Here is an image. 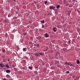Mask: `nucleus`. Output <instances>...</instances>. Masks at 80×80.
I'll return each instance as SVG.
<instances>
[{
  "label": "nucleus",
  "instance_id": "393cba45",
  "mask_svg": "<svg viewBox=\"0 0 80 80\" xmlns=\"http://www.w3.org/2000/svg\"><path fill=\"white\" fill-rule=\"evenodd\" d=\"M53 30L54 31V32H56V30H55V29H53Z\"/></svg>",
  "mask_w": 80,
  "mask_h": 80
},
{
  "label": "nucleus",
  "instance_id": "cd10ccee",
  "mask_svg": "<svg viewBox=\"0 0 80 80\" xmlns=\"http://www.w3.org/2000/svg\"><path fill=\"white\" fill-rule=\"evenodd\" d=\"M42 27H43V28H44V26H42Z\"/></svg>",
  "mask_w": 80,
  "mask_h": 80
},
{
  "label": "nucleus",
  "instance_id": "f8f14e48",
  "mask_svg": "<svg viewBox=\"0 0 80 80\" xmlns=\"http://www.w3.org/2000/svg\"><path fill=\"white\" fill-rule=\"evenodd\" d=\"M25 49H27V48H23V51H25Z\"/></svg>",
  "mask_w": 80,
  "mask_h": 80
},
{
  "label": "nucleus",
  "instance_id": "423d86ee",
  "mask_svg": "<svg viewBox=\"0 0 80 80\" xmlns=\"http://www.w3.org/2000/svg\"><path fill=\"white\" fill-rule=\"evenodd\" d=\"M0 67H3V66L2 65V64L0 63Z\"/></svg>",
  "mask_w": 80,
  "mask_h": 80
},
{
  "label": "nucleus",
  "instance_id": "5701e85b",
  "mask_svg": "<svg viewBox=\"0 0 80 80\" xmlns=\"http://www.w3.org/2000/svg\"><path fill=\"white\" fill-rule=\"evenodd\" d=\"M55 7H53V10H55Z\"/></svg>",
  "mask_w": 80,
  "mask_h": 80
},
{
  "label": "nucleus",
  "instance_id": "ddd939ff",
  "mask_svg": "<svg viewBox=\"0 0 80 80\" xmlns=\"http://www.w3.org/2000/svg\"><path fill=\"white\" fill-rule=\"evenodd\" d=\"M60 53L58 52L57 53V54L58 55H60Z\"/></svg>",
  "mask_w": 80,
  "mask_h": 80
},
{
  "label": "nucleus",
  "instance_id": "dca6fc26",
  "mask_svg": "<svg viewBox=\"0 0 80 80\" xmlns=\"http://www.w3.org/2000/svg\"><path fill=\"white\" fill-rule=\"evenodd\" d=\"M66 73H70V72H69V71H66Z\"/></svg>",
  "mask_w": 80,
  "mask_h": 80
},
{
  "label": "nucleus",
  "instance_id": "b1692460",
  "mask_svg": "<svg viewBox=\"0 0 80 80\" xmlns=\"http://www.w3.org/2000/svg\"><path fill=\"white\" fill-rule=\"evenodd\" d=\"M55 28H56L54 27L53 28V30H55Z\"/></svg>",
  "mask_w": 80,
  "mask_h": 80
},
{
  "label": "nucleus",
  "instance_id": "39448f33",
  "mask_svg": "<svg viewBox=\"0 0 80 80\" xmlns=\"http://www.w3.org/2000/svg\"><path fill=\"white\" fill-rule=\"evenodd\" d=\"M34 55H35V56L36 57V56H38V54L35 53L34 54Z\"/></svg>",
  "mask_w": 80,
  "mask_h": 80
},
{
  "label": "nucleus",
  "instance_id": "72a5a7b5",
  "mask_svg": "<svg viewBox=\"0 0 80 80\" xmlns=\"http://www.w3.org/2000/svg\"><path fill=\"white\" fill-rule=\"evenodd\" d=\"M8 61H9V60H8Z\"/></svg>",
  "mask_w": 80,
  "mask_h": 80
},
{
  "label": "nucleus",
  "instance_id": "20e7f679",
  "mask_svg": "<svg viewBox=\"0 0 80 80\" xmlns=\"http://www.w3.org/2000/svg\"><path fill=\"white\" fill-rule=\"evenodd\" d=\"M5 67L6 68H8V67H9V66L8 64H6Z\"/></svg>",
  "mask_w": 80,
  "mask_h": 80
},
{
  "label": "nucleus",
  "instance_id": "4be33fe9",
  "mask_svg": "<svg viewBox=\"0 0 80 80\" xmlns=\"http://www.w3.org/2000/svg\"><path fill=\"white\" fill-rule=\"evenodd\" d=\"M68 13H71V11H68Z\"/></svg>",
  "mask_w": 80,
  "mask_h": 80
},
{
  "label": "nucleus",
  "instance_id": "f3484780",
  "mask_svg": "<svg viewBox=\"0 0 80 80\" xmlns=\"http://www.w3.org/2000/svg\"><path fill=\"white\" fill-rule=\"evenodd\" d=\"M63 50H65V51H66V50H67V49H66V48H64L63 49Z\"/></svg>",
  "mask_w": 80,
  "mask_h": 80
},
{
  "label": "nucleus",
  "instance_id": "7c9ffc66",
  "mask_svg": "<svg viewBox=\"0 0 80 80\" xmlns=\"http://www.w3.org/2000/svg\"><path fill=\"white\" fill-rule=\"evenodd\" d=\"M36 68H38V67H36Z\"/></svg>",
  "mask_w": 80,
  "mask_h": 80
},
{
  "label": "nucleus",
  "instance_id": "1a4fd4ad",
  "mask_svg": "<svg viewBox=\"0 0 80 80\" xmlns=\"http://www.w3.org/2000/svg\"><path fill=\"white\" fill-rule=\"evenodd\" d=\"M28 68H29V69H30V70H32V67H30V66L28 67Z\"/></svg>",
  "mask_w": 80,
  "mask_h": 80
},
{
  "label": "nucleus",
  "instance_id": "c756f323",
  "mask_svg": "<svg viewBox=\"0 0 80 80\" xmlns=\"http://www.w3.org/2000/svg\"><path fill=\"white\" fill-rule=\"evenodd\" d=\"M69 15H70V13H69Z\"/></svg>",
  "mask_w": 80,
  "mask_h": 80
},
{
  "label": "nucleus",
  "instance_id": "7ed1b4c3",
  "mask_svg": "<svg viewBox=\"0 0 80 80\" xmlns=\"http://www.w3.org/2000/svg\"><path fill=\"white\" fill-rule=\"evenodd\" d=\"M68 65H70V66H72V63H71L70 62H68Z\"/></svg>",
  "mask_w": 80,
  "mask_h": 80
},
{
  "label": "nucleus",
  "instance_id": "f257e3e1",
  "mask_svg": "<svg viewBox=\"0 0 80 80\" xmlns=\"http://www.w3.org/2000/svg\"><path fill=\"white\" fill-rule=\"evenodd\" d=\"M45 35L46 38H47V37H49V35H48L47 33H46Z\"/></svg>",
  "mask_w": 80,
  "mask_h": 80
},
{
  "label": "nucleus",
  "instance_id": "f704fd0d",
  "mask_svg": "<svg viewBox=\"0 0 80 80\" xmlns=\"http://www.w3.org/2000/svg\"><path fill=\"white\" fill-rule=\"evenodd\" d=\"M8 61H9V60H8Z\"/></svg>",
  "mask_w": 80,
  "mask_h": 80
},
{
  "label": "nucleus",
  "instance_id": "bb28decb",
  "mask_svg": "<svg viewBox=\"0 0 80 80\" xmlns=\"http://www.w3.org/2000/svg\"><path fill=\"white\" fill-rule=\"evenodd\" d=\"M68 42L69 43H70V41H68Z\"/></svg>",
  "mask_w": 80,
  "mask_h": 80
},
{
  "label": "nucleus",
  "instance_id": "9d476101",
  "mask_svg": "<svg viewBox=\"0 0 80 80\" xmlns=\"http://www.w3.org/2000/svg\"><path fill=\"white\" fill-rule=\"evenodd\" d=\"M79 63H80V61H79V60H78L77 62V64H79Z\"/></svg>",
  "mask_w": 80,
  "mask_h": 80
},
{
  "label": "nucleus",
  "instance_id": "4468645a",
  "mask_svg": "<svg viewBox=\"0 0 80 80\" xmlns=\"http://www.w3.org/2000/svg\"><path fill=\"white\" fill-rule=\"evenodd\" d=\"M65 63L66 65H68V62H66Z\"/></svg>",
  "mask_w": 80,
  "mask_h": 80
},
{
  "label": "nucleus",
  "instance_id": "f03ea898",
  "mask_svg": "<svg viewBox=\"0 0 80 80\" xmlns=\"http://www.w3.org/2000/svg\"><path fill=\"white\" fill-rule=\"evenodd\" d=\"M7 73H10V71L8 69L6 71Z\"/></svg>",
  "mask_w": 80,
  "mask_h": 80
},
{
  "label": "nucleus",
  "instance_id": "a878e982",
  "mask_svg": "<svg viewBox=\"0 0 80 80\" xmlns=\"http://www.w3.org/2000/svg\"><path fill=\"white\" fill-rule=\"evenodd\" d=\"M3 80H7L5 78H4L3 79Z\"/></svg>",
  "mask_w": 80,
  "mask_h": 80
},
{
  "label": "nucleus",
  "instance_id": "aec40b11",
  "mask_svg": "<svg viewBox=\"0 0 80 80\" xmlns=\"http://www.w3.org/2000/svg\"><path fill=\"white\" fill-rule=\"evenodd\" d=\"M2 52H5V50H2Z\"/></svg>",
  "mask_w": 80,
  "mask_h": 80
},
{
  "label": "nucleus",
  "instance_id": "412c9836",
  "mask_svg": "<svg viewBox=\"0 0 80 80\" xmlns=\"http://www.w3.org/2000/svg\"><path fill=\"white\" fill-rule=\"evenodd\" d=\"M46 50H45V51H47L48 50V48H46Z\"/></svg>",
  "mask_w": 80,
  "mask_h": 80
},
{
  "label": "nucleus",
  "instance_id": "0eeeda50",
  "mask_svg": "<svg viewBox=\"0 0 80 80\" xmlns=\"http://www.w3.org/2000/svg\"><path fill=\"white\" fill-rule=\"evenodd\" d=\"M44 20H43V21H41V22L42 23H44Z\"/></svg>",
  "mask_w": 80,
  "mask_h": 80
},
{
  "label": "nucleus",
  "instance_id": "9b49d317",
  "mask_svg": "<svg viewBox=\"0 0 80 80\" xmlns=\"http://www.w3.org/2000/svg\"><path fill=\"white\" fill-rule=\"evenodd\" d=\"M50 10H52L53 9V7L52 6L50 8Z\"/></svg>",
  "mask_w": 80,
  "mask_h": 80
},
{
  "label": "nucleus",
  "instance_id": "6ab92c4d",
  "mask_svg": "<svg viewBox=\"0 0 80 80\" xmlns=\"http://www.w3.org/2000/svg\"><path fill=\"white\" fill-rule=\"evenodd\" d=\"M45 4H47V1H46L45 2Z\"/></svg>",
  "mask_w": 80,
  "mask_h": 80
},
{
  "label": "nucleus",
  "instance_id": "6e6552de",
  "mask_svg": "<svg viewBox=\"0 0 80 80\" xmlns=\"http://www.w3.org/2000/svg\"><path fill=\"white\" fill-rule=\"evenodd\" d=\"M57 8H60V5H58L57 6Z\"/></svg>",
  "mask_w": 80,
  "mask_h": 80
},
{
  "label": "nucleus",
  "instance_id": "2eb2a0df",
  "mask_svg": "<svg viewBox=\"0 0 80 80\" xmlns=\"http://www.w3.org/2000/svg\"><path fill=\"white\" fill-rule=\"evenodd\" d=\"M48 15H52V13H51V12L48 13Z\"/></svg>",
  "mask_w": 80,
  "mask_h": 80
},
{
  "label": "nucleus",
  "instance_id": "c85d7f7f",
  "mask_svg": "<svg viewBox=\"0 0 80 80\" xmlns=\"http://www.w3.org/2000/svg\"><path fill=\"white\" fill-rule=\"evenodd\" d=\"M3 67H4V66H5V65H3Z\"/></svg>",
  "mask_w": 80,
  "mask_h": 80
},
{
  "label": "nucleus",
  "instance_id": "473e14b6",
  "mask_svg": "<svg viewBox=\"0 0 80 80\" xmlns=\"http://www.w3.org/2000/svg\"><path fill=\"white\" fill-rule=\"evenodd\" d=\"M8 61H9V60H8Z\"/></svg>",
  "mask_w": 80,
  "mask_h": 80
},
{
  "label": "nucleus",
  "instance_id": "a211bd4d",
  "mask_svg": "<svg viewBox=\"0 0 80 80\" xmlns=\"http://www.w3.org/2000/svg\"><path fill=\"white\" fill-rule=\"evenodd\" d=\"M40 55H43V53H40Z\"/></svg>",
  "mask_w": 80,
  "mask_h": 80
},
{
  "label": "nucleus",
  "instance_id": "2f4dec72",
  "mask_svg": "<svg viewBox=\"0 0 80 80\" xmlns=\"http://www.w3.org/2000/svg\"><path fill=\"white\" fill-rule=\"evenodd\" d=\"M14 1H15V0H14Z\"/></svg>",
  "mask_w": 80,
  "mask_h": 80
}]
</instances>
